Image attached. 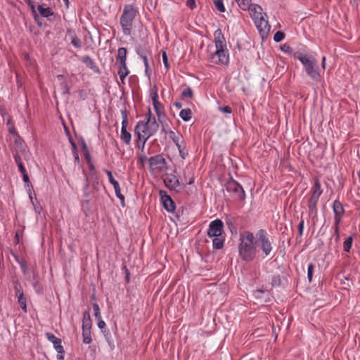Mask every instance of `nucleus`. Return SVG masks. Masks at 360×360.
<instances>
[{"label":"nucleus","instance_id":"44","mask_svg":"<svg viewBox=\"0 0 360 360\" xmlns=\"http://www.w3.org/2000/svg\"><path fill=\"white\" fill-rule=\"evenodd\" d=\"M213 3L217 9L221 13H224L226 11L225 6L223 3V0H213Z\"/></svg>","mask_w":360,"mask_h":360},{"label":"nucleus","instance_id":"24","mask_svg":"<svg viewBox=\"0 0 360 360\" xmlns=\"http://www.w3.org/2000/svg\"><path fill=\"white\" fill-rule=\"evenodd\" d=\"M136 53L140 57V58L145 56H152L151 50L149 48L141 45H139L136 47Z\"/></svg>","mask_w":360,"mask_h":360},{"label":"nucleus","instance_id":"20","mask_svg":"<svg viewBox=\"0 0 360 360\" xmlns=\"http://www.w3.org/2000/svg\"><path fill=\"white\" fill-rule=\"evenodd\" d=\"M214 41L215 47L226 46V40L221 29H217L214 32Z\"/></svg>","mask_w":360,"mask_h":360},{"label":"nucleus","instance_id":"56","mask_svg":"<svg viewBox=\"0 0 360 360\" xmlns=\"http://www.w3.org/2000/svg\"><path fill=\"white\" fill-rule=\"evenodd\" d=\"M271 284L273 286L279 285L281 284V278L280 276H274L271 278Z\"/></svg>","mask_w":360,"mask_h":360},{"label":"nucleus","instance_id":"11","mask_svg":"<svg viewBox=\"0 0 360 360\" xmlns=\"http://www.w3.org/2000/svg\"><path fill=\"white\" fill-rule=\"evenodd\" d=\"M150 169H163L167 165V161L162 155H156L148 158Z\"/></svg>","mask_w":360,"mask_h":360},{"label":"nucleus","instance_id":"37","mask_svg":"<svg viewBox=\"0 0 360 360\" xmlns=\"http://www.w3.org/2000/svg\"><path fill=\"white\" fill-rule=\"evenodd\" d=\"M120 139L129 145L131 143V135L127 129H121Z\"/></svg>","mask_w":360,"mask_h":360},{"label":"nucleus","instance_id":"40","mask_svg":"<svg viewBox=\"0 0 360 360\" xmlns=\"http://www.w3.org/2000/svg\"><path fill=\"white\" fill-rule=\"evenodd\" d=\"M168 136L169 138L175 143V145L180 143L179 141L181 139H182V136L180 134L176 133L174 131H169Z\"/></svg>","mask_w":360,"mask_h":360},{"label":"nucleus","instance_id":"41","mask_svg":"<svg viewBox=\"0 0 360 360\" xmlns=\"http://www.w3.org/2000/svg\"><path fill=\"white\" fill-rule=\"evenodd\" d=\"M121 115L122 117V127L121 129H127L128 125V115L126 110H121Z\"/></svg>","mask_w":360,"mask_h":360},{"label":"nucleus","instance_id":"60","mask_svg":"<svg viewBox=\"0 0 360 360\" xmlns=\"http://www.w3.org/2000/svg\"><path fill=\"white\" fill-rule=\"evenodd\" d=\"M146 161H148V159L146 154H141L139 158V162L141 164L142 166H143Z\"/></svg>","mask_w":360,"mask_h":360},{"label":"nucleus","instance_id":"4","mask_svg":"<svg viewBox=\"0 0 360 360\" xmlns=\"http://www.w3.org/2000/svg\"><path fill=\"white\" fill-rule=\"evenodd\" d=\"M210 62L216 65H227L229 63V53L226 46H217L210 56Z\"/></svg>","mask_w":360,"mask_h":360},{"label":"nucleus","instance_id":"36","mask_svg":"<svg viewBox=\"0 0 360 360\" xmlns=\"http://www.w3.org/2000/svg\"><path fill=\"white\" fill-rule=\"evenodd\" d=\"M159 123L161 124L162 129L161 132L164 133L165 134H168L169 131H172V130L169 129V127L167 123V116L165 117L164 120H158Z\"/></svg>","mask_w":360,"mask_h":360},{"label":"nucleus","instance_id":"19","mask_svg":"<svg viewBox=\"0 0 360 360\" xmlns=\"http://www.w3.org/2000/svg\"><path fill=\"white\" fill-rule=\"evenodd\" d=\"M81 60L84 63L86 67L91 69L95 73H99L100 69L96 65V62L89 56H84L82 57Z\"/></svg>","mask_w":360,"mask_h":360},{"label":"nucleus","instance_id":"7","mask_svg":"<svg viewBox=\"0 0 360 360\" xmlns=\"http://www.w3.org/2000/svg\"><path fill=\"white\" fill-rule=\"evenodd\" d=\"M134 132L137 136L138 139L142 141L141 143V150L143 151L145 148V144L147 140L153 136V134L150 131L148 126L147 123L144 121H139L136 123Z\"/></svg>","mask_w":360,"mask_h":360},{"label":"nucleus","instance_id":"33","mask_svg":"<svg viewBox=\"0 0 360 360\" xmlns=\"http://www.w3.org/2000/svg\"><path fill=\"white\" fill-rule=\"evenodd\" d=\"M251 2L252 0H240L237 1V4L243 11H249L253 5Z\"/></svg>","mask_w":360,"mask_h":360},{"label":"nucleus","instance_id":"23","mask_svg":"<svg viewBox=\"0 0 360 360\" xmlns=\"http://www.w3.org/2000/svg\"><path fill=\"white\" fill-rule=\"evenodd\" d=\"M225 238L223 235L213 237L212 246L214 249L220 250L224 247Z\"/></svg>","mask_w":360,"mask_h":360},{"label":"nucleus","instance_id":"62","mask_svg":"<svg viewBox=\"0 0 360 360\" xmlns=\"http://www.w3.org/2000/svg\"><path fill=\"white\" fill-rule=\"evenodd\" d=\"M186 4L191 10L194 9L196 7L195 0H187Z\"/></svg>","mask_w":360,"mask_h":360},{"label":"nucleus","instance_id":"29","mask_svg":"<svg viewBox=\"0 0 360 360\" xmlns=\"http://www.w3.org/2000/svg\"><path fill=\"white\" fill-rule=\"evenodd\" d=\"M91 328V320L90 314L89 311H84L83 314L82 319V328Z\"/></svg>","mask_w":360,"mask_h":360},{"label":"nucleus","instance_id":"48","mask_svg":"<svg viewBox=\"0 0 360 360\" xmlns=\"http://www.w3.org/2000/svg\"><path fill=\"white\" fill-rule=\"evenodd\" d=\"M176 146L178 148V150H179V155L181 156V158L182 159H186V158L187 157V155H188V152L185 150V148L183 147L180 143H179L178 145H176Z\"/></svg>","mask_w":360,"mask_h":360},{"label":"nucleus","instance_id":"14","mask_svg":"<svg viewBox=\"0 0 360 360\" xmlns=\"http://www.w3.org/2000/svg\"><path fill=\"white\" fill-rule=\"evenodd\" d=\"M46 337L49 341L52 342L53 347L58 353L64 354L65 350L61 345V340L59 338H57L54 334L50 333H46Z\"/></svg>","mask_w":360,"mask_h":360},{"label":"nucleus","instance_id":"46","mask_svg":"<svg viewBox=\"0 0 360 360\" xmlns=\"http://www.w3.org/2000/svg\"><path fill=\"white\" fill-rule=\"evenodd\" d=\"M315 265L313 263H310L307 268V279L309 283L312 281L313 274L314 271Z\"/></svg>","mask_w":360,"mask_h":360},{"label":"nucleus","instance_id":"8","mask_svg":"<svg viewBox=\"0 0 360 360\" xmlns=\"http://www.w3.org/2000/svg\"><path fill=\"white\" fill-rule=\"evenodd\" d=\"M223 222L220 219H215L210 222L207 233L210 238H213L223 235Z\"/></svg>","mask_w":360,"mask_h":360},{"label":"nucleus","instance_id":"50","mask_svg":"<svg viewBox=\"0 0 360 360\" xmlns=\"http://www.w3.org/2000/svg\"><path fill=\"white\" fill-rule=\"evenodd\" d=\"M284 37H285L284 33L281 31H278L275 33V34L274 36V40L276 42H280L282 40H283Z\"/></svg>","mask_w":360,"mask_h":360},{"label":"nucleus","instance_id":"57","mask_svg":"<svg viewBox=\"0 0 360 360\" xmlns=\"http://www.w3.org/2000/svg\"><path fill=\"white\" fill-rule=\"evenodd\" d=\"M219 110L224 113L231 114L232 112V109L229 105L220 106Z\"/></svg>","mask_w":360,"mask_h":360},{"label":"nucleus","instance_id":"12","mask_svg":"<svg viewBox=\"0 0 360 360\" xmlns=\"http://www.w3.org/2000/svg\"><path fill=\"white\" fill-rule=\"evenodd\" d=\"M333 210L334 213V222H336V224H340L345 215V211L342 203L338 200H335L333 202Z\"/></svg>","mask_w":360,"mask_h":360},{"label":"nucleus","instance_id":"21","mask_svg":"<svg viewBox=\"0 0 360 360\" xmlns=\"http://www.w3.org/2000/svg\"><path fill=\"white\" fill-rule=\"evenodd\" d=\"M153 105L157 115L158 120H164L166 115L164 111L163 105L159 101L153 103Z\"/></svg>","mask_w":360,"mask_h":360},{"label":"nucleus","instance_id":"28","mask_svg":"<svg viewBox=\"0 0 360 360\" xmlns=\"http://www.w3.org/2000/svg\"><path fill=\"white\" fill-rule=\"evenodd\" d=\"M322 193L323 190L321 189L320 181L319 179H316L311 188V195L320 197Z\"/></svg>","mask_w":360,"mask_h":360},{"label":"nucleus","instance_id":"53","mask_svg":"<svg viewBox=\"0 0 360 360\" xmlns=\"http://www.w3.org/2000/svg\"><path fill=\"white\" fill-rule=\"evenodd\" d=\"M14 290L15 292V296H18L20 293H23L22 286L18 281L15 282Z\"/></svg>","mask_w":360,"mask_h":360},{"label":"nucleus","instance_id":"39","mask_svg":"<svg viewBox=\"0 0 360 360\" xmlns=\"http://www.w3.org/2000/svg\"><path fill=\"white\" fill-rule=\"evenodd\" d=\"M103 333L104 334V336L105 338V340H106L108 345L110 346V347L112 349H113L115 348V345H114L113 340L112 339L110 330L108 329H105L103 330Z\"/></svg>","mask_w":360,"mask_h":360},{"label":"nucleus","instance_id":"32","mask_svg":"<svg viewBox=\"0 0 360 360\" xmlns=\"http://www.w3.org/2000/svg\"><path fill=\"white\" fill-rule=\"evenodd\" d=\"M179 117L185 122H188L191 119L192 111L189 108L182 109L179 112Z\"/></svg>","mask_w":360,"mask_h":360},{"label":"nucleus","instance_id":"64","mask_svg":"<svg viewBox=\"0 0 360 360\" xmlns=\"http://www.w3.org/2000/svg\"><path fill=\"white\" fill-rule=\"evenodd\" d=\"M97 321H98V327L100 329H101V330H102V331H103V330H105V321H103V320L101 319H101H97Z\"/></svg>","mask_w":360,"mask_h":360},{"label":"nucleus","instance_id":"49","mask_svg":"<svg viewBox=\"0 0 360 360\" xmlns=\"http://www.w3.org/2000/svg\"><path fill=\"white\" fill-rule=\"evenodd\" d=\"M93 309L94 311V316L96 319H99L101 318L100 308L98 304L95 302L92 304Z\"/></svg>","mask_w":360,"mask_h":360},{"label":"nucleus","instance_id":"61","mask_svg":"<svg viewBox=\"0 0 360 360\" xmlns=\"http://www.w3.org/2000/svg\"><path fill=\"white\" fill-rule=\"evenodd\" d=\"M340 224H336V222H334V235L335 236V239L338 240L340 233H339V226Z\"/></svg>","mask_w":360,"mask_h":360},{"label":"nucleus","instance_id":"42","mask_svg":"<svg viewBox=\"0 0 360 360\" xmlns=\"http://www.w3.org/2000/svg\"><path fill=\"white\" fill-rule=\"evenodd\" d=\"M71 44L77 49H81L82 41L74 33L71 34Z\"/></svg>","mask_w":360,"mask_h":360},{"label":"nucleus","instance_id":"45","mask_svg":"<svg viewBox=\"0 0 360 360\" xmlns=\"http://www.w3.org/2000/svg\"><path fill=\"white\" fill-rule=\"evenodd\" d=\"M149 58H151L152 56H145L141 58V59L143 61L144 66H145V74L148 77H150V74H149V62H148Z\"/></svg>","mask_w":360,"mask_h":360},{"label":"nucleus","instance_id":"18","mask_svg":"<svg viewBox=\"0 0 360 360\" xmlns=\"http://www.w3.org/2000/svg\"><path fill=\"white\" fill-rule=\"evenodd\" d=\"M118 65V72L117 74L120 77L121 82L124 84H125V78L129 75L130 73L126 62L122 63H117Z\"/></svg>","mask_w":360,"mask_h":360},{"label":"nucleus","instance_id":"63","mask_svg":"<svg viewBox=\"0 0 360 360\" xmlns=\"http://www.w3.org/2000/svg\"><path fill=\"white\" fill-rule=\"evenodd\" d=\"M63 85V94H70V86L66 83V82H63L62 84Z\"/></svg>","mask_w":360,"mask_h":360},{"label":"nucleus","instance_id":"30","mask_svg":"<svg viewBox=\"0 0 360 360\" xmlns=\"http://www.w3.org/2000/svg\"><path fill=\"white\" fill-rule=\"evenodd\" d=\"M82 338L84 344H90L92 342L91 328H82Z\"/></svg>","mask_w":360,"mask_h":360},{"label":"nucleus","instance_id":"27","mask_svg":"<svg viewBox=\"0 0 360 360\" xmlns=\"http://www.w3.org/2000/svg\"><path fill=\"white\" fill-rule=\"evenodd\" d=\"M307 207H308V210H309V214L310 216H312L314 218L317 217V215H318L317 203L309 200L308 203H307Z\"/></svg>","mask_w":360,"mask_h":360},{"label":"nucleus","instance_id":"52","mask_svg":"<svg viewBox=\"0 0 360 360\" xmlns=\"http://www.w3.org/2000/svg\"><path fill=\"white\" fill-rule=\"evenodd\" d=\"M104 172H105V174L108 175V181L109 182L112 184V185H114L115 183H117V181L115 179V178L113 177V175H112V173L111 171L108 170V169H104Z\"/></svg>","mask_w":360,"mask_h":360},{"label":"nucleus","instance_id":"51","mask_svg":"<svg viewBox=\"0 0 360 360\" xmlns=\"http://www.w3.org/2000/svg\"><path fill=\"white\" fill-rule=\"evenodd\" d=\"M17 262L19 264L20 268H21V270L23 273V274H27V262L24 260H18L17 259Z\"/></svg>","mask_w":360,"mask_h":360},{"label":"nucleus","instance_id":"34","mask_svg":"<svg viewBox=\"0 0 360 360\" xmlns=\"http://www.w3.org/2000/svg\"><path fill=\"white\" fill-rule=\"evenodd\" d=\"M18 298V302L22 309V310L25 312H27V303H26V298L24 295V293H20V295L16 296Z\"/></svg>","mask_w":360,"mask_h":360},{"label":"nucleus","instance_id":"31","mask_svg":"<svg viewBox=\"0 0 360 360\" xmlns=\"http://www.w3.org/2000/svg\"><path fill=\"white\" fill-rule=\"evenodd\" d=\"M38 11L40 15L44 18H48L53 15V12L51 8H44L41 5L38 6Z\"/></svg>","mask_w":360,"mask_h":360},{"label":"nucleus","instance_id":"43","mask_svg":"<svg viewBox=\"0 0 360 360\" xmlns=\"http://www.w3.org/2000/svg\"><path fill=\"white\" fill-rule=\"evenodd\" d=\"M352 237L349 236L343 243V249L345 252H349L352 245Z\"/></svg>","mask_w":360,"mask_h":360},{"label":"nucleus","instance_id":"3","mask_svg":"<svg viewBox=\"0 0 360 360\" xmlns=\"http://www.w3.org/2000/svg\"><path fill=\"white\" fill-rule=\"evenodd\" d=\"M139 13L138 9L132 4L125 5L120 18L122 31L125 36H130L133 28V22Z\"/></svg>","mask_w":360,"mask_h":360},{"label":"nucleus","instance_id":"47","mask_svg":"<svg viewBox=\"0 0 360 360\" xmlns=\"http://www.w3.org/2000/svg\"><path fill=\"white\" fill-rule=\"evenodd\" d=\"M193 90L191 87L187 86L185 89H184L181 92V97L182 98H193Z\"/></svg>","mask_w":360,"mask_h":360},{"label":"nucleus","instance_id":"54","mask_svg":"<svg viewBox=\"0 0 360 360\" xmlns=\"http://www.w3.org/2000/svg\"><path fill=\"white\" fill-rule=\"evenodd\" d=\"M304 221L302 218H301V220L298 224V237L301 238L303 235V230H304Z\"/></svg>","mask_w":360,"mask_h":360},{"label":"nucleus","instance_id":"25","mask_svg":"<svg viewBox=\"0 0 360 360\" xmlns=\"http://www.w3.org/2000/svg\"><path fill=\"white\" fill-rule=\"evenodd\" d=\"M127 49L124 47H120L117 51V56L116 58V63H122L127 61Z\"/></svg>","mask_w":360,"mask_h":360},{"label":"nucleus","instance_id":"59","mask_svg":"<svg viewBox=\"0 0 360 360\" xmlns=\"http://www.w3.org/2000/svg\"><path fill=\"white\" fill-rule=\"evenodd\" d=\"M154 91L152 94L151 99L153 103L158 102V94L157 87H154Z\"/></svg>","mask_w":360,"mask_h":360},{"label":"nucleus","instance_id":"26","mask_svg":"<svg viewBox=\"0 0 360 360\" xmlns=\"http://www.w3.org/2000/svg\"><path fill=\"white\" fill-rule=\"evenodd\" d=\"M29 197L33 205L34 212L39 214H41L42 207L37 199L36 198H33L31 189L29 190Z\"/></svg>","mask_w":360,"mask_h":360},{"label":"nucleus","instance_id":"2","mask_svg":"<svg viewBox=\"0 0 360 360\" xmlns=\"http://www.w3.org/2000/svg\"><path fill=\"white\" fill-rule=\"evenodd\" d=\"M293 58L301 62L307 75L314 82H319L321 81V75L319 71V63L314 56L296 52L293 54Z\"/></svg>","mask_w":360,"mask_h":360},{"label":"nucleus","instance_id":"5","mask_svg":"<svg viewBox=\"0 0 360 360\" xmlns=\"http://www.w3.org/2000/svg\"><path fill=\"white\" fill-rule=\"evenodd\" d=\"M226 190L228 193L232 194L233 198H236L241 201H243L245 198V193L242 186L231 177L225 184Z\"/></svg>","mask_w":360,"mask_h":360},{"label":"nucleus","instance_id":"35","mask_svg":"<svg viewBox=\"0 0 360 360\" xmlns=\"http://www.w3.org/2000/svg\"><path fill=\"white\" fill-rule=\"evenodd\" d=\"M69 141H70V143L72 146V154L74 156L75 162L77 163H79V154H78L77 145H76L75 142L74 141V140L71 137L69 138Z\"/></svg>","mask_w":360,"mask_h":360},{"label":"nucleus","instance_id":"15","mask_svg":"<svg viewBox=\"0 0 360 360\" xmlns=\"http://www.w3.org/2000/svg\"><path fill=\"white\" fill-rule=\"evenodd\" d=\"M145 122L147 123L150 131H151L153 135H155L158 131L159 123L157 122L155 117L151 116V111L150 108L148 109V112L146 115V121Z\"/></svg>","mask_w":360,"mask_h":360},{"label":"nucleus","instance_id":"17","mask_svg":"<svg viewBox=\"0 0 360 360\" xmlns=\"http://www.w3.org/2000/svg\"><path fill=\"white\" fill-rule=\"evenodd\" d=\"M249 12L254 22L266 15V14L263 13L262 8L259 5L255 4L252 6Z\"/></svg>","mask_w":360,"mask_h":360},{"label":"nucleus","instance_id":"13","mask_svg":"<svg viewBox=\"0 0 360 360\" xmlns=\"http://www.w3.org/2000/svg\"><path fill=\"white\" fill-rule=\"evenodd\" d=\"M254 22L261 37L262 38L266 37L268 34L269 33L271 27L268 21L264 18V17L259 18L258 20H256Z\"/></svg>","mask_w":360,"mask_h":360},{"label":"nucleus","instance_id":"10","mask_svg":"<svg viewBox=\"0 0 360 360\" xmlns=\"http://www.w3.org/2000/svg\"><path fill=\"white\" fill-rule=\"evenodd\" d=\"M165 186L172 191L179 192L180 182L177 176L173 174H167L164 179Z\"/></svg>","mask_w":360,"mask_h":360},{"label":"nucleus","instance_id":"1","mask_svg":"<svg viewBox=\"0 0 360 360\" xmlns=\"http://www.w3.org/2000/svg\"><path fill=\"white\" fill-rule=\"evenodd\" d=\"M239 240V257L247 262L253 261L256 257L257 252L253 233L248 231H244L240 233Z\"/></svg>","mask_w":360,"mask_h":360},{"label":"nucleus","instance_id":"9","mask_svg":"<svg viewBox=\"0 0 360 360\" xmlns=\"http://www.w3.org/2000/svg\"><path fill=\"white\" fill-rule=\"evenodd\" d=\"M159 195L164 208L168 212H173L176 208L175 202L172 198L167 194V191L160 190L159 191Z\"/></svg>","mask_w":360,"mask_h":360},{"label":"nucleus","instance_id":"22","mask_svg":"<svg viewBox=\"0 0 360 360\" xmlns=\"http://www.w3.org/2000/svg\"><path fill=\"white\" fill-rule=\"evenodd\" d=\"M184 179L187 184L191 185L194 183L195 178L191 169L186 167L183 172Z\"/></svg>","mask_w":360,"mask_h":360},{"label":"nucleus","instance_id":"58","mask_svg":"<svg viewBox=\"0 0 360 360\" xmlns=\"http://www.w3.org/2000/svg\"><path fill=\"white\" fill-rule=\"evenodd\" d=\"M21 174H22V176L23 181L27 184V186H30L32 187V185H31L30 181L29 176L27 174V171H25V173H21Z\"/></svg>","mask_w":360,"mask_h":360},{"label":"nucleus","instance_id":"6","mask_svg":"<svg viewBox=\"0 0 360 360\" xmlns=\"http://www.w3.org/2000/svg\"><path fill=\"white\" fill-rule=\"evenodd\" d=\"M256 236L259 248L265 256H269L273 250V247L269 240L267 232L266 230L261 229L257 231Z\"/></svg>","mask_w":360,"mask_h":360},{"label":"nucleus","instance_id":"55","mask_svg":"<svg viewBox=\"0 0 360 360\" xmlns=\"http://www.w3.org/2000/svg\"><path fill=\"white\" fill-rule=\"evenodd\" d=\"M162 61H163V63H164V66L166 69H169V62H168V58H167V53L166 51H163L162 52Z\"/></svg>","mask_w":360,"mask_h":360},{"label":"nucleus","instance_id":"16","mask_svg":"<svg viewBox=\"0 0 360 360\" xmlns=\"http://www.w3.org/2000/svg\"><path fill=\"white\" fill-rule=\"evenodd\" d=\"M254 297L260 302H269L271 297L269 291L262 289H258L253 292Z\"/></svg>","mask_w":360,"mask_h":360},{"label":"nucleus","instance_id":"38","mask_svg":"<svg viewBox=\"0 0 360 360\" xmlns=\"http://www.w3.org/2000/svg\"><path fill=\"white\" fill-rule=\"evenodd\" d=\"M13 157H14L15 162H16L20 173H25V172L26 171V169H25V166L23 165V163L22 162V159H21L20 156L18 153H15L13 155Z\"/></svg>","mask_w":360,"mask_h":360}]
</instances>
